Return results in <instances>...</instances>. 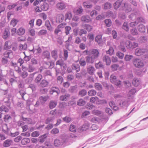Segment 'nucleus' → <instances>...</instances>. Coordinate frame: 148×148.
<instances>
[{"instance_id": "1", "label": "nucleus", "mask_w": 148, "mask_h": 148, "mask_svg": "<svg viewBox=\"0 0 148 148\" xmlns=\"http://www.w3.org/2000/svg\"><path fill=\"white\" fill-rule=\"evenodd\" d=\"M132 63L135 67L138 68H143L145 65L143 61L137 58H134L132 60Z\"/></svg>"}, {"instance_id": "2", "label": "nucleus", "mask_w": 148, "mask_h": 148, "mask_svg": "<svg viewBox=\"0 0 148 148\" xmlns=\"http://www.w3.org/2000/svg\"><path fill=\"white\" fill-rule=\"evenodd\" d=\"M89 55H90L96 59L99 56V52L98 49H94L89 51Z\"/></svg>"}, {"instance_id": "3", "label": "nucleus", "mask_w": 148, "mask_h": 148, "mask_svg": "<svg viewBox=\"0 0 148 148\" xmlns=\"http://www.w3.org/2000/svg\"><path fill=\"white\" fill-rule=\"evenodd\" d=\"M148 51V50L147 49L143 48H138L136 49L135 53L136 56H139L147 52Z\"/></svg>"}, {"instance_id": "4", "label": "nucleus", "mask_w": 148, "mask_h": 148, "mask_svg": "<svg viewBox=\"0 0 148 148\" xmlns=\"http://www.w3.org/2000/svg\"><path fill=\"white\" fill-rule=\"evenodd\" d=\"M56 65H59L62 69L64 70H66L67 67L66 64L65 63L64 60L61 59L57 61L56 62Z\"/></svg>"}, {"instance_id": "5", "label": "nucleus", "mask_w": 148, "mask_h": 148, "mask_svg": "<svg viewBox=\"0 0 148 148\" xmlns=\"http://www.w3.org/2000/svg\"><path fill=\"white\" fill-rule=\"evenodd\" d=\"M85 59L87 64H93L96 59L90 55H89L88 56L86 57Z\"/></svg>"}, {"instance_id": "6", "label": "nucleus", "mask_w": 148, "mask_h": 148, "mask_svg": "<svg viewBox=\"0 0 148 148\" xmlns=\"http://www.w3.org/2000/svg\"><path fill=\"white\" fill-rule=\"evenodd\" d=\"M53 92L56 93L57 95H58L60 92V90L58 87H53L51 88L49 91L50 94L52 95Z\"/></svg>"}, {"instance_id": "7", "label": "nucleus", "mask_w": 148, "mask_h": 148, "mask_svg": "<svg viewBox=\"0 0 148 148\" xmlns=\"http://www.w3.org/2000/svg\"><path fill=\"white\" fill-rule=\"evenodd\" d=\"M81 20L84 23H88L91 22L92 20L88 15H83L81 18Z\"/></svg>"}, {"instance_id": "8", "label": "nucleus", "mask_w": 148, "mask_h": 148, "mask_svg": "<svg viewBox=\"0 0 148 148\" xmlns=\"http://www.w3.org/2000/svg\"><path fill=\"white\" fill-rule=\"evenodd\" d=\"M49 84V82L46 80L43 79L38 85L40 87L44 88L47 86Z\"/></svg>"}, {"instance_id": "9", "label": "nucleus", "mask_w": 148, "mask_h": 148, "mask_svg": "<svg viewBox=\"0 0 148 148\" xmlns=\"http://www.w3.org/2000/svg\"><path fill=\"white\" fill-rule=\"evenodd\" d=\"M64 16L62 14H58L56 17V23H60L62 22L64 19Z\"/></svg>"}, {"instance_id": "10", "label": "nucleus", "mask_w": 148, "mask_h": 148, "mask_svg": "<svg viewBox=\"0 0 148 148\" xmlns=\"http://www.w3.org/2000/svg\"><path fill=\"white\" fill-rule=\"evenodd\" d=\"M125 42L123 40H121L120 42V45L119 46V49L123 52L126 51V49L124 46Z\"/></svg>"}, {"instance_id": "11", "label": "nucleus", "mask_w": 148, "mask_h": 148, "mask_svg": "<svg viewBox=\"0 0 148 148\" xmlns=\"http://www.w3.org/2000/svg\"><path fill=\"white\" fill-rule=\"evenodd\" d=\"M57 8L59 10H62L65 9L66 6L64 3L59 2L56 5Z\"/></svg>"}, {"instance_id": "12", "label": "nucleus", "mask_w": 148, "mask_h": 148, "mask_svg": "<svg viewBox=\"0 0 148 148\" xmlns=\"http://www.w3.org/2000/svg\"><path fill=\"white\" fill-rule=\"evenodd\" d=\"M40 5V8L41 10L47 11L49 9V5L46 2H43Z\"/></svg>"}, {"instance_id": "13", "label": "nucleus", "mask_w": 148, "mask_h": 148, "mask_svg": "<svg viewBox=\"0 0 148 148\" xmlns=\"http://www.w3.org/2000/svg\"><path fill=\"white\" fill-rule=\"evenodd\" d=\"M22 67L23 69L27 70L30 73L33 72L35 69V68L33 65L31 64H29L28 68H26L23 66H22Z\"/></svg>"}, {"instance_id": "14", "label": "nucleus", "mask_w": 148, "mask_h": 148, "mask_svg": "<svg viewBox=\"0 0 148 148\" xmlns=\"http://www.w3.org/2000/svg\"><path fill=\"white\" fill-rule=\"evenodd\" d=\"M18 73L21 72L20 76L23 79L25 78L28 76V74L27 71H23L21 72V71L20 68H18Z\"/></svg>"}, {"instance_id": "15", "label": "nucleus", "mask_w": 148, "mask_h": 148, "mask_svg": "<svg viewBox=\"0 0 148 148\" xmlns=\"http://www.w3.org/2000/svg\"><path fill=\"white\" fill-rule=\"evenodd\" d=\"M13 141L11 139H7L5 140L3 143V146L5 147H8L12 145Z\"/></svg>"}, {"instance_id": "16", "label": "nucleus", "mask_w": 148, "mask_h": 148, "mask_svg": "<svg viewBox=\"0 0 148 148\" xmlns=\"http://www.w3.org/2000/svg\"><path fill=\"white\" fill-rule=\"evenodd\" d=\"M123 0H118L114 4V8L117 10L120 6Z\"/></svg>"}, {"instance_id": "17", "label": "nucleus", "mask_w": 148, "mask_h": 148, "mask_svg": "<svg viewBox=\"0 0 148 148\" xmlns=\"http://www.w3.org/2000/svg\"><path fill=\"white\" fill-rule=\"evenodd\" d=\"M70 97V95L69 94L66 93L61 96L60 97V99L62 101H66Z\"/></svg>"}, {"instance_id": "18", "label": "nucleus", "mask_w": 148, "mask_h": 148, "mask_svg": "<svg viewBox=\"0 0 148 148\" xmlns=\"http://www.w3.org/2000/svg\"><path fill=\"white\" fill-rule=\"evenodd\" d=\"M42 78V75L40 74H38L34 80V82L38 85L40 82Z\"/></svg>"}, {"instance_id": "19", "label": "nucleus", "mask_w": 148, "mask_h": 148, "mask_svg": "<svg viewBox=\"0 0 148 148\" xmlns=\"http://www.w3.org/2000/svg\"><path fill=\"white\" fill-rule=\"evenodd\" d=\"M57 104V102L56 101L51 100L49 104V107L51 109L55 108Z\"/></svg>"}, {"instance_id": "20", "label": "nucleus", "mask_w": 148, "mask_h": 148, "mask_svg": "<svg viewBox=\"0 0 148 148\" xmlns=\"http://www.w3.org/2000/svg\"><path fill=\"white\" fill-rule=\"evenodd\" d=\"M103 62H106L107 65H109L110 64L111 61L108 56L105 55L103 58Z\"/></svg>"}, {"instance_id": "21", "label": "nucleus", "mask_w": 148, "mask_h": 148, "mask_svg": "<svg viewBox=\"0 0 148 148\" xmlns=\"http://www.w3.org/2000/svg\"><path fill=\"white\" fill-rule=\"evenodd\" d=\"M71 67L73 70H75L76 72H79L80 70V67L79 65L77 64H73Z\"/></svg>"}, {"instance_id": "22", "label": "nucleus", "mask_w": 148, "mask_h": 148, "mask_svg": "<svg viewBox=\"0 0 148 148\" xmlns=\"http://www.w3.org/2000/svg\"><path fill=\"white\" fill-rule=\"evenodd\" d=\"M3 55L5 58H10L12 56V53L11 51L8 50L4 53Z\"/></svg>"}, {"instance_id": "23", "label": "nucleus", "mask_w": 148, "mask_h": 148, "mask_svg": "<svg viewBox=\"0 0 148 148\" xmlns=\"http://www.w3.org/2000/svg\"><path fill=\"white\" fill-rule=\"evenodd\" d=\"M64 141L62 140H60L58 139L55 140L54 145L56 147H58L62 145Z\"/></svg>"}, {"instance_id": "24", "label": "nucleus", "mask_w": 148, "mask_h": 148, "mask_svg": "<svg viewBox=\"0 0 148 148\" xmlns=\"http://www.w3.org/2000/svg\"><path fill=\"white\" fill-rule=\"evenodd\" d=\"M137 28L139 31L141 33H144L145 32V27L142 24H140L138 25Z\"/></svg>"}, {"instance_id": "25", "label": "nucleus", "mask_w": 148, "mask_h": 148, "mask_svg": "<svg viewBox=\"0 0 148 148\" xmlns=\"http://www.w3.org/2000/svg\"><path fill=\"white\" fill-rule=\"evenodd\" d=\"M49 98V97L47 95L45 96H41L39 97V99L41 103L42 104H43L47 101Z\"/></svg>"}, {"instance_id": "26", "label": "nucleus", "mask_w": 148, "mask_h": 148, "mask_svg": "<svg viewBox=\"0 0 148 148\" xmlns=\"http://www.w3.org/2000/svg\"><path fill=\"white\" fill-rule=\"evenodd\" d=\"M10 35V32L8 29H5L4 31L3 38L4 39H6Z\"/></svg>"}, {"instance_id": "27", "label": "nucleus", "mask_w": 148, "mask_h": 148, "mask_svg": "<svg viewBox=\"0 0 148 148\" xmlns=\"http://www.w3.org/2000/svg\"><path fill=\"white\" fill-rule=\"evenodd\" d=\"M90 125L89 123L88 122L85 123L84 124H83L81 127V130L82 131H86L88 129Z\"/></svg>"}, {"instance_id": "28", "label": "nucleus", "mask_w": 148, "mask_h": 148, "mask_svg": "<svg viewBox=\"0 0 148 148\" xmlns=\"http://www.w3.org/2000/svg\"><path fill=\"white\" fill-rule=\"evenodd\" d=\"M87 70L88 73L91 75H93L94 74V71H95L94 67L92 66H90Z\"/></svg>"}, {"instance_id": "29", "label": "nucleus", "mask_w": 148, "mask_h": 148, "mask_svg": "<svg viewBox=\"0 0 148 148\" xmlns=\"http://www.w3.org/2000/svg\"><path fill=\"white\" fill-rule=\"evenodd\" d=\"M140 81L138 79L134 78L132 81V84L135 86H137L140 84Z\"/></svg>"}, {"instance_id": "30", "label": "nucleus", "mask_w": 148, "mask_h": 148, "mask_svg": "<svg viewBox=\"0 0 148 148\" xmlns=\"http://www.w3.org/2000/svg\"><path fill=\"white\" fill-rule=\"evenodd\" d=\"M34 107H35L32 104H27L26 106V108L28 111H30V112H32L34 111Z\"/></svg>"}, {"instance_id": "31", "label": "nucleus", "mask_w": 148, "mask_h": 148, "mask_svg": "<svg viewBox=\"0 0 148 148\" xmlns=\"http://www.w3.org/2000/svg\"><path fill=\"white\" fill-rule=\"evenodd\" d=\"M51 55L52 57L55 60H56L58 57L57 50H54L52 51L51 52Z\"/></svg>"}, {"instance_id": "32", "label": "nucleus", "mask_w": 148, "mask_h": 148, "mask_svg": "<svg viewBox=\"0 0 148 148\" xmlns=\"http://www.w3.org/2000/svg\"><path fill=\"white\" fill-rule=\"evenodd\" d=\"M92 114L97 116H101L103 115V112L99 110H94L92 111Z\"/></svg>"}, {"instance_id": "33", "label": "nucleus", "mask_w": 148, "mask_h": 148, "mask_svg": "<svg viewBox=\"0 0 148 148\" xmlns=\"http://www.w3.org/2000/svg\"><path fill=\"white\" fill-rule=\"evenodd\" d=\"M42 56L45 58H47L48 60L50 59V53L48 51H44L43 52Z\"/></svg>"}, {"instance_id": "34", "label": "nucleus", "mask_w": 148, "mask_h": 148, "mask_svg": "<svg viewBox=\"0 0 148 148\" xmlns=\"http://www.w3.org/2000/svg\"><path fill=\"white\" fill-rule=\"evenodd\" d=\"M94 87L96 89L98 90H101L103 88L102 85L98 83H96L95 84Z\"/></svg>"}, {"instance_id": "35", "label": "nucleus", "mask_w": 148, "mask_h": 148, "mask_svg": "<svg viewBox=\"0 0 148 148\" xmlns=\"http://www.w3.org/2000/svg\"><path fill=\"white\" fill-rule=\"evenodd\" d=\"M95 40L99 44H101L102 42V36L101 35H98L95 38Z\"/></svg>"}, {"instance_id": "36", "label": "nucleus", "mask_w": 148, "mask_h": 148, "mask_svg": "<svg viewBox=\"0 0 148 148\" xmlns=\"http://www.w3.org/2000/svg\"><path fill=\"white\" fill-rule=\"evenodd\" d=\"M30 140L28 138H25L23 139L21 141V143L22 145H25L29 143Z\"/></svg>"}, {"instance_id": "37", "label": "nucleus", "mask_w": 148, "mask_h": 148, "mask_svg": "<svg viewBox=\"0 0 148 148\" xmlns=\"http://www.w3.org/2000/svg\"><path fill=\"white\" fill-rule=\"evenodd\" d=\"M124 6L125 7V11L126 12H129L131 11L132 8L130 5H128L127 3H124Z\"/></svg>"}, {"instance_id": "38", "label": "nucleus", "mask_w": 148, "mask_h": 148, "mask_svg": "<svg viewBox=\"0 0 148 148\" xmlns=\"http://www.w3.org/2000/svg\"><path fill=\"white\" fill-rule=\"evenodd\" d=\"M87 91L84 89H82L79 91L78 95L81 97H83L86 95L87 94Z\"/></svg>"}, {"instance_id": "39", "label": "nucleus", "mask_w": 148, "mask_h": 148, "mask_svg": "<svg viewBox=\"0 0 148 148\" xmlns=\"http://www.w3.org/2000/svg\"><path fill=\"white\" fill-rule=\"evenodd\" d=\"M122 28L127 32H128L129 31V28L127 22H124Z\"/></svg>"}, {"instance_id": "40", "label": "nucleus", "mask_w": 148, "mask_h": 148, "mask_svg": "<svg viewBox=\"0 0 148 148\" xmlns=\"http://www.w3.org/2000/svg\"><path fill=\"white\" fill-rule=\"evenodd\" d=\"M47 134H45L44 135L40 136L38 139V140L40 143H43L45 140V138L47 137Z\"/></svg>"}, {"instance_id": "41", "label": "nucleus", "mask_w": 148, "mask_h": 148, "mask_svg": "<svg viewBox=\"0 0 148 148\" xmlns=\"http://www.w3.org/2000/svg\"><path fill=\"white\" fill-rule=\"evenodd\" d=\"M97 94V92L93 89H92L88 91V94L90 96H95Z\"/></svg>"}, {"instance_id": "42", "label": "nucleus", "mask_w": 148, "mask_h": 148, "mask_svg": "<svg viewBox=\"0 0 148 148\" xmlns=\"http://www.w3.org/2000/svg\"><path fill=\"white\" fill-rule=\"evenodd\" d=\"M117 79L116 77V76L114 75H111L110 77V81L113 84L116 83V81Z\"/></svg>"}, {"instance_id": "43", "label": "nucleus", "mask_w": 148, "mask_h": 148, "mask_svg": "<svg viewBox=\"0 0 148 148\" xmlns=\"http://www.w3.org/2000/svg\"><path fill=\"white\" fill-rule=\"evenodd\" d=\"M126 47L128 49H132V42L129 40H127L125 42Z\"/></svg>"}, {"instance_id": "44", "label": "nucleus", "mask_w": 148, "mask_h": 148, "mask_svg": "<svg viewBox=\"0 0 148 148\" xmlns=\"http://www.w3.org/2000/svg\"><path fill=\"white\" fill-rule=\"evenodd\" d=\"M33 79L32 77L29 76L28 77L25 79V82L26 84H29L31 83Z\"/></svg>"}, {"instance_id": "45", "label": "nucleus", "mask_w": 148, "mask_h": 148, "mask_svg": "<svg viewBox=\"0 0 148 148\" xmlns=\"http://www.w3.org/2000/svg\"><path fill=\"white\" fill-rule=\"evenodd\" d=\"M45 25L48 30L50 31L52 30V28L51 27L50 23L49 21H45Z\"/></svg>"}, {"instance_id": "46", "label": "nucleus", "mask_w": 148, "mask_h": 148, "mask_svg": "<svg viewBox=\"0 0 148 148\" xmlns=\"http://www.w3.org/2000/svg\"><path fill=\"white\" fill-rule=\"evenodd\" d=\"M25 32V30L23 28H20L17 30V33L18 34L19 36L23 35Z\"/></svg>"}, {"instance_id": "47", "label": "nucleus", "mask_w": 148, "mask_h": 148, "mask_svg": "<svg viewBox=\"0 0 148 148\" xmlns=\"http://www.w3.org/2000/svg\"><path fill=\"white\" fill-rule=\"evenodd\" d=\"M79 64L81 66L84 67L86 65L87 63L86 60L81 58L79 60Z\"/></svg>"}, {"instance_id": "48", "label": "nucleus", "mask_w": 148, "mask_h": 148, "mask_svg": "<svg viewBox=\"0 0 148 148\" xmlns=\"http://www.w3.org/2000/svg\"><path fill=\"white\" fill-rule=\"evenodd\" d=\"M86 104V102L82 99H79L77 102V105L79 106H83Z\"/></svg>"}, {"instance_id": "49", "label": "nucleus", "mask_w": 148, "mask_h": 148, "mask_svg": "<svg viewBox=\"0 0 148 148\" xmlns=\"http://www.w3.org/2000/svg\"><path fill=\"white\" fill-rule=\"evenodd\" d=\"M42 74L44 76H46L48 75L51 76V73L50 72V71L49 70H45L44 71L43 73H42Z\"/></svg>"}, {"instance_id": "50", "label": "nucleus", "mask_w": 148, "mask_h": 148, "mask_svg": "<svg viewBox=\"0 0 148 148\" xmlns=\"http://www.w3.org/2000/svg\"><path fill=\"white\" fill-rule=\"evenodd\" d=\"M95 66L97 69H99L100 68H104V65L102 62H99L98 63L95 64Z\"/></svg>"}, {"instance_id": "51", "label": "nucleus", "mask_w": 148, "mask_h": 148, "mask_svg": "<svg viewBox=\"0 0 148 148\" xmlns=\"http://www.w3.org/2000/svg\"><path fill=\"white\" fill-rule=\"evenodd\" d=\"M9 111L8 109L5 105H3L0 106V111H4L5 112H8Z\"/></svg>"}, {"instance_id": "52", "label": "nucleus", "mask_w": 148, "mask_h": 148, "mask_svg": "<svg viewBox=\"0 0 148 148\" xmlns=\"http://www.w3.org/2000/svg\"><path fill=\"white\" fill-rule=\"evenodd\" d=\"M4 120L6 122H8L12 120V117L8 114L5 115L4 118Z\"/></svg>"}, {"instance_id": "53", "label": "nucleus", "mask_w": 148, "mask_h": 148, "mask_svg": "<svg viewBox=\"0 0 148 148\" xmlns=\"http://www.w3.org/2000/svg\"><path fill=\"white\" fill-rule=\"evenodd\" d=\"M133 57V56L132 55L127 54L125 56L124 59L126 61H129Z\"/></svg>"}, {"instance_id": "54", "label": "nucleus", "mask_w": 148, "mask_h": 148, "mask_svg": "<svg viewBox=\"0 0 148 148\" xmlns=\"http://www.w3.org/2000/svg\"><path fill=\"white\" fill-rule=\"evenodd\" d=\"M127 101L125 100L119 103V105L121 107H123L124 106L127 107L128 106Z\"/></svg>"}, {"instance_id": "55", "label": "nucleus", "mask_w": 148, "mask_h": 148, "mask_svg": "<svg viewBox=\"0 0 148 148\" xmlns=\"http://www.w3.org/2000/svg\"><path fill=\"white\" fill-rule=\"evenodd\" d=\"M104 22L106 25L108 27H110L112 25V21L110 19H106L105 20Z\"/></svg>"}, {"instance_id": "56", "label": "nucleus", "mask_w": 148, "mask_h": 148, "mask_svg": "<svg viewBox=\"0 0 148 148\" xmlns=\"http://www.w3.org/2000/svg\"><path fill=\"white\" fill-rule=\"evenodd\" d=\"M74 76L72 74H69L67 76L66 79L68 81H71L74 80Z\"/></svg>"}, {"instance_id": "57", "label": "nucleus", "mask_w": 148, "mask_h": 148, "mask_svg": "<svg viewBox=\"0 0 148 148\" xmlns=\"http://www.w3.org/2000/svg\"><path fill=\"white\" fill-rule=\"evenodd\" d=\"M20 50H26L27 48V45L26 44H24L23 45L20 44L19 47Z\"/></svg>"}, {"instance_id": "58", "label": "nucleus", "mask_w": 148, "mask_h": 148, "mask_svg": "<svg viewBox=\"0 0 148 148\" xmlns=\"http://www.w3.org/2000/svg\"><path fill=\"white\" fill-rule=\"evenodd\" d=\"M59 132V130L57 128H53L50 132V133L52 134H56Z\"/></svg>"}, {"instance_id": "59", "label": "nucleus", "mask_w": 148, "mask_h": 148, "mask_svg": "<svg viewBox=\"0 0 148 148\" xmlns=\"http://www.w3.org/2000/svg\"><path fill=\"white\" fill-rule=\"evenodd\" d=\"M111 4L108 2H107L105 3L104 6V8L105 9H109L111 8Z\"/></svg>"}, {"instance_id": "60", "label": "nucleus", "mask_w": 148, "mask_h": 148, "mask_svg": "<svg viewBox=\"0 0 148 148\" xmlns=\"http://www.w3.org/2000/svg\"><path fill=\"white\" fill-rule=\"evenodd\" d=\"M136 90L134 89H132L130 90L128 94V97H131V96L134 95L136 92Z\"/></svg>"}, {"instance_id": "61", "label": "nucleus", "mask_w": 148, "mask_h": 148, "mask_svg": "<svg viewBox=\"0 0 148 148\" xmlns=\"http://www.w3.org/2000/svg\"><path fill=\"white\" fill-rule=\"evenodd\" d=\"M63 120L67 123H69L72 120V119L70 117L66 116L63 118Z\"/></svg>"}, {"instance_id": "62", "label": "nucleus", "mask_w": 148, "mask_h": 148, "mask_svg": "<svg viewBox=\"0 0 148 148\" xmlns=\"http://www.w3.org/2000/svg\"><path fill=\"white\" fill-rule=\"evenodd\" d=\"M70 130L71 131L75 132L76 131V127L73 125H71L70 127Z\"/></svg>"}, {"instance_id": "63", "label": "nucleus", "mask_w": 148, "mask_h": 148, "mask_svg": "<svg viewBox=\"0 0 148 148\" xmlns=\"http://www.w3.org/2000/svg\"><path fill=\"white\" fill-rule=\"evenodd\" d=\"M65 33L66 35L69 34V31L71 29V27L69 26H66L65 28Z\"/></svg>"}, {"instance_id": "64", "label": "nucleus", "mask_w": 148, "mask_h": 148, "mask_svg": "<svg viewBox=\"0 0 148 148\" xmlns=\"http://www.w3.org/2000/svg\"><path fill=\"white\" fill-rule=\"evenodd\" d=\"M72 16V15L71 13L70 12H68L67 13L65 14L66 19L70 20Z\"/></svg>"}]
</instances>
